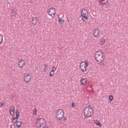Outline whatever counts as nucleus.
Masks as SVG:
<instances>
[{
	"mask_svg": "<svg viewBox=\"0 0 128 128\" xmlns=\"http://www.w3.org/2000/svg\"><path fill=\"white\" fill-rule=\"evenodd\" d=\"M2 106H4V103H0V108H2Z\"/></svg>",
	"mask_w": 128,
	"mask_h": 128,
	"instance_id": "7c9ffc66",
	"label": "nucleus"
},
{
	"mask_svg": "<svg viewBox=\"0 0 128 128\" xmlns=\"http://www.w3.org/2000/svg\"><path fill=\"white\" fill-rule=\"evenodd\" d=\"M48 14L52 18H54V16H56V8H50L49 10L48 11Z\"/></svg>",
	"mask_w": 128,
	"mask_h": 128,
	"instance_id": "423d86ee",
	"label": "nucleus"
},
{
	"mask_svg": "<svg viewBox=\"0 0 128 128\" xmlns=\"http://www.w3.org/2000/svg\"><path fill=\"white\" fill-rule=\"evenodd\" d=\"M56 116L58 120H62L64 117V112L62 109L58 110L56 114Z\"/></svg>",
	"mask_w": 128,
	"mask_h": 128,
	"instance_id": "39448f33",
	"label": "nucleus"
},
{
	"mask_svg": "<svg viewBox=\"0 0 128 128\" xmlns=\"http://www.w3.org/2000/svg\"><path fill=\"white\" fill-rule=\"evenodd\" d=\"M58 24H62L64 22V20L60 18H58Z\"/></svg>",
	"mask_w": 128,
	"mask_h": 128,
	"instance_id": "a211bd4d",
	"label": "nucleus"
},
{
	"mask_svg": "<svg viewBox=\"0 0 128 128\" xmlns=\"http://www.w3.org/2000/svg\"><path fill=\"white\" fill-rule=\"evenodd\" d=\"M108 98H109V100L112 101V100H114V96H112V95H110L109 96Z\"/></svg>",
	"mask_w": 128,
	"mask_h": 128,
	"instance_id": "393cba45",
	"label": "nucleus"
},
{
	"mask_svg": "<svg viewBox=\"0 0 128 128\" xmlns=\"http://www.w3.org/2000/svg\"><path fill=\"white\" fill-rule=\"evenodd\" d=\"M84 118L86 119L88 118H92V116H94V110L90 106L86 107L84 109Z\"/></svg>",
	"mask_w": 128,
	"mask_h": 128,
	"instance_id": "7ed1b4c3",
	"label": "nucleus"
},
{
	"mask_svg": "<svg viewBox=\"0 0 128 128\" xmlns=\"http://www.w3.org/2000/svg\"><path fill=\"white\" fill-rule=\"evenodd\" d=\"M14 110H15V108L14 106H12V107H11L10 110V114L11 116H14Z\"/></svg>",
	"mask_w": 128,
	"mask_h": 128,
	"instance_id": "4468645a",
	"label": "nucleus"
},
{
	"mask_svg": "<svg viewBox=\"0 0 128 128\" xmlns=\"http://www.w3.org/2000/svg\"><path fill=\"white\" fill-rule=\"evenodd\" d=\"M16 120H14V122H16Z\"/></svg>",
	"mask_w": 128,
	"mask_h": 128,
	"instance_id": "72a5a7b5",
	"label": "nucleus"
},
{
	"mask_svg": "<svg viewBox=\"0 0 128 128\" xmlns=\"http://www.w3.org/2000/svg\"><path fill=\"white\" fill-rule=\"evenodd\" d=\"M88 16H82V20H83V22H88Z\"/></svg>",
	"mask_w": 128,
	"mask_h": 128,
	"instance_id": "f3484780",
	"label": "nucleus"
},
{
	"mask_svg": "<svg viewBox=\"0 0 128 128\" xmlns=\"http://www.w3.org/2000/svg\"><path fill=\"white\" fill-rule=\"evenodd\" d=\"M99 4L100 6H102V4L108 6V4H109L108 0H100L99 1Z\"/></svg>",
	"mask_w": 128,
	"mask_h": 128,
	"instance_id": "1a4fd4ad",
	"label": "nucleus"
},
{
	"mask_svg": "<svg viewBox=\"0 0 128 128\" xmlns=\"http://www.w3.org/2000/svg\"><path fill=\"white\" fill-rule=\"evenodd\" d=\"M82 14H88V10H86V9H84V10H82Z\"/></svg>",
	"mask_w": 128,
	"mask_h": 128,
	"instance_id": "5701e85b",
	"label": "nucleus"
},
{
	"mask_svg": "<svg viewBox=\"0 0 128 128\" xmlns=\"http://www.w3.org/2000/svg\"><path fill=\"white\" fill-rule=\"evenodd\" d=\"M51 74H52V76L50 75V78H52V76H54V72H52Z\"/></svg>",
	"mask_w": 128,
	"mask_h": 128,
	"instance_id": "c85d7f7f",
	"label": "nucleus"
},
{
	"mask_svg": "<svg viewBox=\"0 0 128 128\" xmlns=\"http://www.w3.org/2000/svg\"><path fill=\"white\" fill-rule=\"evenodd\" d=\"M76 102H72L71 108H76Z\"/></svg>",
	"mask_w": 128,
	"mask_h": 128,
	"instance_id": "b1692460",
	"label": "nucleus"
},
{
	"mask_svg": "<svg viewBox=\"0 0 128 128\" xmlns=\"http://www.w3.org/2000/svg\"><path fill=\"white\" fill-rule=\"evenodd\" d=\"M48 64H44V72H46V70H48Z\"/></svg>",
	"mask_w": 128,
	"mask_h": 128,
	"instance_id": "6ab92c4d",
	"label": "nucleus"
},
{
	"mask_svg": "<svg viewBox=\"0 0 128 128\" xmlns=\"http://www.w3.org/2000/svg\"><path fill=\"white\" fill-rule=\"evenodd\" d=\"M0 44H2V42H4V38L2 36H0Z\"/></svg>",
	"mask_w": 128,
	"mask_h": 128,
	"instance_id": "bb28decb",
	"label": "nucleus"
},
{
	"mask_svg": "<svg viewBox=\"0 0 128 128\" xmlns=\"http://www.w3.org/2000/svg\"><path fill=\"white\" fill-rule=\"evenodd\" d=\"M93 34L94 38H98V36L100 34V30H98V29H94L93 32Z\"/></svg>",
	"mask_w": 128,
	"mask_h": 128,
	"instance_id": "f8f14e48",
	"label": "nucleus"
},
{
	"mask_svg": "<svg viewBox=\"0 0 128 128\" xmlns=\"http://www.w3.org/2000/svg\"><path fill=\"white\" fill-rule=\"evenodd\" d=\"M10 128H16V126H14V124H12L10 126Z\"/></svg>",
	"mask_w": 128,
	"mask_h": 128,
	"instance_id": "c756f323",
	"label": "nucleus"
},
{
	"mask_svg": "<svg viewBox=\"0 0 128 128\" xmlns=\"http://www.w3.org/2000/svg\"><path fill=\"white\" fill-rule=\"evenodd\" d=\"M12 98H14V96H12Z\"/></svg>",
	"mask_w": 128,
	"mask_h": 128,
	"instance_id": "473e14b6",
	"label": "nucleus"
},
{
	"mask_svg": "<svg viewBox=\"0 0 128 128\" xmlns=\"http://www.w3.org/2000/svg\"><path fill=\"white\" fill-rule=\"evenodd\" d=\"M30 20H31V24L33 26H36L38 22V19L36 17H30Z\"/></svg>",
	"mask_w": 128,
	"mask_h": 128,
	"instance_id": "0eeeda50",
	"label": "nucleus"
},
{
	"mask_svg": "<svg viewBox=\"0 0 128 128\" xmlns=\"http://www.w3.org/2000/svg\"><path fill=\"white\" fill-rule=\"evenodd\" d=\"M18 66H19V68H24V66L25 64L24 60L22 59H20L18 62Z\"/></svg>",
	"mask_w": 128,
	"mask_h": 128,
	"instance_id": "9b49d317",
	"label": "nucleus"
},
{
	"mask_svg": "<svg viewBox=\"0 0 128 128\" xmlns=\"http://www.w3.org/2000/svg\"><path fill=\"white\" fill-rule=\"evenodd\" d=\"M94 58L96 62H102L104 60V54L102 51H96L94 54Z\"/></svg>",
	"mask_w": 128,
	"mask_h": 128,
	"instance_id": "f03ea898",
	"label": "nucleus"
},
{
	"mask_svg": "<svg viewBox=\"0 0 128 128\" xmlns=\"http://www.w3.org/2000/svg\"><path fill=\"white\" fill-rule=\"evenodd\" d=\"M24 80L26 83L30 82V76L28 74H26L25 76H24Z\"/></svg>",
	"mask_w": 128,
	"mask_h": 128,
	"instance_id": "9d476101",
	"label": "nucleus"
},
{
	"mask_svg": "<svg viewBox=\"0 0 128 128\" xmlns=\"http://www.w3.org/2000/svg\"><path fill=\"white\" fill-rule=\"evenodd\" d=\"M80 68L83 72H86V67L84 66V62H81L80 64Z\"/></svg>",
	"mask_w": 128,
	"mask_h": 128,
	"instance_id": "6e6552de",
	"label": "nucleus"
},
{
	"mask_svg": "<svg viewBox=\"0 0 128 128\" xmlns=\"http://www.w3.org/2000/svg\"><path fill=\"white\" fill-rule=\"evenodd\" d=\"M104 44H106V40L102 39L100 41V44L101 46Z\"/></svg>",
	"mask_w": 128,
	"mask_h": 128,
	"instance_id": "aec40b11",
	"label": "nucleus"
},
{
	"mask_svg": "<svg viewBox=\"0 0 128 128\" xmlns=\"http://www.w3.org/2000/svg\"><path fill=\"white\" fill-rule=\"evenodd\" d=\"M86 13L82 14V12H81V16H86Z\"/></svg>",
	"mask_w": 128,
	"mask_h": 128,
	"instance_id": "cd10ccee",
	"label": "nucleus"
},
{
	"mask_svg": "<svg viewBox=\"0 0 128 128\" xmlns=\"http://www.w3.org/2000/svg\"><path fill=\"white\" fill-rule=\"evenodd\" d=\"M38 112V110L36 109V108H34V110H33V114L34 116H36V112Z\"/></svg>",
	"mask_w": 128,
	"mask_h": 128,
	"instance_id": "a878e982",
	"label": "nucleus"
},
{
	"mask_svg": "<svg viewBox=\"0 0 128 128\" xmlns=\"http://www.w3.org/2000/svg\"><path fill=\"white\" fill-rule=\"evenodd\" d=\"M16 117H12V122L14 124H16V128H20L22 124V122L20 121H18V118H20V112L18 109H16Z\"/></svg>",
	"mask_w": 128,
	"mask_h": 128,
	"instance_id": "f257e3e1",
	"label": "nucleus"
},
{
	"mask_svg": "<svg viewBox=\"0 0 128 128\" xmlns=\"http://www.w3.org/2000/svg\"><path fill=\"white\" fill-rule=\"evenodd\" d=\"M94 124H96V126H100V128L102 127V124H100V122L98 120H94Z\"/></svg>",
	"mask_w": 128,
	"mask_h": 128,
	"instance_id": "2eb2a0df",
	"label": "nucleus"
},
{
	"mask_svg": "<svg viewBox=\"0 0 128 128\" xmlns=\"http://www.w3.org/2000/svg\"><path fill=\"white\" fill-rule=\"evenodd\" d=\"M18 12H16V9L13 8L10 10V14L12 16H16Z\"/></svg>",
	"mask_w": 128,
	"mask_h": 128,
	"instance_id": "ddd939ff",
	"label": "nucleus"
},
{
	"mask_svg": "<svg viewBox=\"0 0 128 128\" xmlns=\"http://www.w3.org/2000/svg\"><path fill=\"white\" fill-rule=\"evenodd\" d=\"M80 82L82 85L84 84L86 82V78H83L80 80Z\"/></svg>",
	"mask_w": 128,
	"mask_h": 128,
	"instance_id": "dca6fc26",
	"label": "nucleus"
},
{
	"mask_svg": "<svg viewBox=\"0 0 128 128\" xmlns=\"http://www.w3.org/2000/svg\"><path fill=\"white\" fill-rule=\"evenodd\" d=\"M64 122H65L66 120V117H64L63 118H62Z\"/></svg>",
	"mask_w": 128,
	"mask_h": 128,
	"instance_id": "2f4dec72",
	"label": "nucleus"
},
{
	"mask_svg": "<svg viewBox=\"0 0 128 128\" xmlns=\"http://www.w3.org/2000/svg\"><path fill=\"white\" fill-rule=\"evenodd\" d=\"M56 70V68H54V67H52V70L50 72V76H52V72H54V71Z\"/></svg>",
	"mask_w": 128,
	"mask_h": 128,
	"instance_id": "412c9836",
	"label": "nucleus"
},
{
	"mask_svg": "<svg viewBox=\"0 0 128 128\" xmlns=\"http://www.w3.org/2000/svg\"><path fill=\"white\" fill-rule=\"evenodd\" d=\"M84 62V66L86 68L88 66V60H86L85 62Z\"/></svg>",
	"mask_w": 128,
	"mask_h": 128,
	"instance_id": "4be33fe9",
	"label": "nucleus"
},
{
	"mask_svg": "<svg viewBox=\"0 0 128 128\" xmlns=\"http://www.w3.org/2000/svg\"><path fill=\"white\" fill-rule=\"evenodd\" d=\"M46 120L44 118H38L36 122V128H46Z\"/></svg>",
	"mask_w": 128,
	"mask_h": 128,
	"instance_id": "20e7f679",
	"label": "nucleus"
}]
</instances>
